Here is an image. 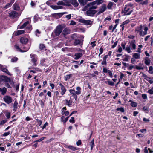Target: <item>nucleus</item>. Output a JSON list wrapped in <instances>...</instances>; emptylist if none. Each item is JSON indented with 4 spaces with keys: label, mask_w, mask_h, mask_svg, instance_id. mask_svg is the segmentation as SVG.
<instances>
[{
    "label": "nucleus",
    "mask_w": 153,
    "mask_h": 153,
    "mask_svg": "<svg viewBox=\"0 0 153 153\" xmlns=\"http://www.w3.org/2000/svg\"><path fill=\"white\" fill-rule=\"evenodd\" d=\"M70 93L72 94L74 98L75 99L76 101L77 100V95L75 94V92L74 91L69 90Z\"/></svg>",
    "instance_id": "5701e85b"
},
{
    "label": "nucleus",
    "mask_w": 153,
    "mask_h": 153,
    "mask_svg": "<svg viewBox=\"0 0 153 153\" xmlns=\"http://www.w3.org/2000/svg\"><path fill=\"white\" fill-rule=\"evenodd\" d=\"M3 72L6 73L7 74L10 76H11L12 74L9 72L8 70L5 68L4 69H3L2 71Z\"/></svg>",
    "instance_id": "c9c22d12"
},
{
    "label": "nucleus",
    "mask_w": 153,
    "mask_h": 153,
    "mask_svg": "<svg viewBox=\"0 0 153 153\" xmlns=\"http://www.w3.org/2000/svg\"><path fill=\"white\" fill-rule=\"evenodd\" d=\"M29 23V22L28 21H27L25 22L23 25L21 26L20 27V29H22L25 27L26 26L28 25Z\"/></svg>",
    "instance_id": "2f4dec72"
},
{
    "label": "nucleus",
    "mask_w": 153,
    "mask_h": 153,
    "mask_svg": "<svg viewBox=\"0 0 153 153\" xmlns=\"http://www.w3.org/2000/svg\"><path fill=\"white\" fill-rule=\"evenodd\" d=\"M67 148L73 151H75L78 149L77 148L71 145L68 146Z\"/></svg>",
    "instance_id": "c756f323"
},
{
    "label": "nucleus",
    "mask_w": 153,
    "mask_h": 153,
    "mask_svg": "<svg viewBox=\"0 0 153 153\" xmlns=\"http://www.w3.org/2000/svg\"><path fill=\"white\" fill-rule=\"evenodd\" d=\"M66 108L65 107H63L62 109V114H65L66 116H68L69 114V112L68 111H64V110H66Z\"/></svg>",
    "instance_id": "412c9836"
},
{
    "label": "nucleus",
    "mask_w": 153,
    "mask_h": 153,
    "mask_svg": "<svg viewBox=\"0 0 153 153\" xmlns=\"http://www.w3.org/2000/svg\"><path fill=\"white\" fill-rule=\"evenodd\" d=\"M95 41L92 42L90 44L91 46L94 48L96 46V44H95Z\"/></svg>",
    "instance_id": "e2e57ef3"
},
{
    "label": "nucleus",
    "mask_w": 153,
    "mask_h": 153,
    "mask_svg": "<svg viewBox=\"0 0 153 153\" xmlns=\"http://www.w3.org/2000/svg\"><path fill=\"white\" fill-rule=\"evenodd\" d=\"M72 76L71 74L67 75L64 76V79L65 81H67L70 79L71 77Z\"/></svg>",
    "instance_id": "72a5a7b5"
},
{
    "label": "nucleus",
    "mask_w": 153,
    "mask_h": 153,
    "mask_svg": "<svg viewBox=\"0 0 153 153\" xmlns=\"http://www.w3.org/2000/svg\"><path fill=\"white\" fill-rule=\"evenodd\" d=\"M116 110L117 111H120L122 112H124L125 111L123 107H122L119 108H117L116 109Z\"/></svg>",
    "instance_id": "a18cd8bd"
},
{
    "label": "nucleus",
    "mask_w": 153,
    "mask_h": 153,
    "mask_svg": "<svg viewBox=\"0 0 153 153\" xmlns=\"http://www.w3.org/2000/svg\"><path fill=\"white\" fill-rule=\"evenodd\" d=\"M18 59L17 57H12L11 59V61L13 62H16L18 60Z\"/></svg>",
    "instance_id": "c03bdc74"
},
{
    "label": "nucleus",
    "mask_w": 153,
    "mask_h": 153,
    "mask_svg": "<svg viewBox=\"0 0 153 153\" xmlns=\"http://www.w3.org/2000/svg\"><path fill=\"white\" fill-rule=\"evenodd\" d=\"M37 2V1H31L30 4L32 6H34L36 5V3Z\"/></svg>",
    "instance_id": "6e6d98bb"
},
{
    "label": "nucleus",
    "mask_w": 153,
    "mask_h": 153,
    "mask_svg": "<svg viewBox=\"0 0 153 153\" xmlns=\"http://www.w3.org/2000/svg\"><path fill=\"white\" fill-rule=\"evenodd\" d=\"M94 8L90 9L87 10L86 12V14L88 16H93L96 13V11L94 9Z\"/></svg>",
    "instance_id": "423d86ee"
},
{
    "label": "nucleus",
    "mask_w": 153,
    "mask_h": 153,
    "mask_svg": "<svg viewBox=\"0 0 153 153\" xmlns=\"http://www.w3.org/2000/svg\"><path fill=\"white\" fill-rule=\"evenodd\" d=\"M70 33V31L68 29L65 28L64 29L62 32V33L64 35L68 34Z\"/></svg>",
    "instance_id": "cd10ccee"
},
{
    "label": "nucleus",
    "mask_w": 153,
    "mask_h": 153,
    "mask_svg": "<svg viewBox=\"0 0 153 153\" xmlns=\"http://www.w3.org/2000/svg\"><path fill=\"white\" fill-rule=\"evenodd\" d=\"M148 3V0H146L143 2L141 3V4L142 5L146 4Z\"/></svg>",
    "instance_id": "774afa93"
},
{
    "label": "nucleus",
    "mask_w": 153,
    "mask_h": 153,
    "mask_svg": "<svg viewBox=\"0 0 153 153\" xmlns=\"http://www.w3.org/2000/svg\"><path fill=\"white\" fill-rule=\"evenodd\" d=\"M130 56L128 55H125L122 56L123 60L124 61H128Z\"/></svg>",
    "instance_id": "4be33fe9"
},
{
    "label": "nucleus",
    "mask_w": 153,
    "mask_h": 153,
    "mask_svg": "<svg viewBox=\"0 0 153 153\" xmlns=\"http://www.w3.org/2000/svg\"><path fill=\"white\" fill-rule=\"evenodd\" d=\"M7 88L5 87H3L1 89L0 88V92H1V94L2 95H4L7 92Z\"/></svg>",
    "instance_id": "a878e982"
},
{
    "label": "nucleus",
    "mask_w": 153,
    "mask_h": 153,
    "mask_svg": "<svg viewBox=\"0 0 153 153\" xmlns=\"http://www.w3.org/2000/svg\"><path fill=\"white\" fill-rule=\"evenodd\" d=\"M13 4V3L12 2H10L9 3H8L7 4V5H6L5 7V8H8L9 7L11 6Z\"/></svg>",
    "instance_id": "5fc2aeb1"
},
{
    "label": "nucleus",
    "mask_w": 153,
    "mask_h": 153,
    "mask_svg": "<svg viewBox=\"0 0 153 153\" xmlns=\"http://www.w3.org/2000/svg\"><path fill=\"white\" fill-rule=\"evenodd\" d=\"M59 85L60 86V88L61 90L60 94L62 95H63L65 94L67 90L65 87L61 83H60Z\"/></svg>",
    "instance_id": "1a4fd4ad"
},
{
    "label": "nucleus",
    "mask_w": 153,
    "mask_h": 153,
    "mask_svg": "<svg viewBox=\"0 0 153 153\" xmlns=\"http://www.w3.org/2000/svg\"><path fill=\"white\" fill-rule=\"evenodd\" d=\"M129 22V21L128 20H126V21L123 22L122 24L120 25V26H124V25L128 23Z\"/></svg>",
    "instance_id": "3c124183"
},
{
    "label": "nucleus",
    "mask_w": 153,
    "mask_h": 153,
    "mask_svg": "<svg viewBox=\"0 0 153 153\" xmlns=\"http://www.w3.org/2000/svg\"><path fill=\"white\" fill-rule=\"evenodd\" d=\"M143 27H144V31L143 33L142 30L143 26L142 25L137 27L135 28V31L139 33V35L142 37L147 34V31L148 30L147 27L145 25H144Z\"/></svg>",
    "instance_id": "f257e3e1"
},
{
    "label": "nucleus",
    "mask_w": 153,
    "mask_h": 153,
    "mask_svg": "<svg viewBox=\"0 0 153 153\" xmlns=\"http://www.w3.org/2000/svg\"><path fill=\"white\" fill-rule=\"evenodd\" d=\"M76 91H75L73 89H70L69 90L74 91L75 92V94L76 95H79L81 93V88L80 87H77L76 88Z\"/></svg>",
    "instance_id": "2eb2a0df"
},
{
    "label": "nucleus",
    "mask_w": 153,
    "mask_h": 153,
    "mask_svg": "<svg viewBox=\"0 0 153 153\" xmlns=\"http://www.w3.org/2000/svg\"><path fill=\"white\" fill-rule=\"evenodd\" d=\"M135 68L137 70H142V69H143V67H141V66H137V65L135 66Z\"/></svg>",
    "instance_id": "864d4df0"
},
{
    "label": "nucleus",
    "mask_w": 153,
    "mask_h": 153,
    "mask_svg": "<svg viewBox=\"0 0 153 153\" xmlns=\"http://www.w3.org/2000/svg\"><path fill=\"white\" fill-rule=\"evenodd\" d=\"M117 43H118L117 41H116L114 43V45H112V46L111 48H114L117 46Z\"/></svg>",
    "instance_id": "052dcab7"
},
{
    "label": "nucleus",
    "mask_w": 153,
    "mask_h": 153,
    "mask_svg": "<svg viewBox=\"0 0 153 153\" xmlns=\"http://www.w3.org/2000/svg\"><path fill=\"white\" fill-rule=\"evenodd\" d=\"M130 48L131 47L130 45H127L126 46L125 50L128 53H130L131 52V50Z\"/></svg>",
    "instance_id": "58836bf2"
},
{
    "label": "nucleus",
    "mask_w": 153,
    "mask_h": 153,
    "mask_svg": "<svg viewBox=\"0 0 153 153\" xmlns=\"http://www.w3.org/2000/svg\"><path fill=\"white\" fill-rule=\"evenodd\" d=\"M65 101L66 105L69 107H70L72 105V100L71 97H70V99L69 100H66Z\"/></svg>",
    "instance_id": "b1692460"
},
{
    "label": "nucleus",
    "mask_w": 153,
    "mask_h": 153,
    "mask_svg": "<svg viewBox=\"0 0 153 153\" xmlns=\"http://www.w3.org/2000/svg\"><path fill=\"white\" fill-rule=\"evenodd\" d=\"M132 10L130 9L129 6L128 5H126L123 10L124 13L126 15H130Z\"/></svg>",
    "instance_id": "6e6552de"
},
{
    "label": "nucleus",
    "mask_w": 153,
    "mask_h": 153,
    "mask_svg": "<svg viewBox=\"0 0 153 153\" xmlns=\"http://www.w3.org/2000/svg\"><path fill=\"white\" fill-rule=\"evenodd\" d=\"M45 48V46L44 44H40L39 45V48L42 50L44 49Z\"/></svg>",
    "instance_id": "13d9d810"
},
{
    "label": "nucleus",
    "mask_w": 153,
    "mask_h": 153,
    "mask_svg": "<svg viewBox=\"0 0 153 153\" xmlns=\"http://www.w3.org/2000/svg\"><path fill=\"white\" fill-rule=\"evenodd\" d=\"M25 33V30H19L16 32V35H19L22 34L24 33Z\"/></svg>",
    "instance_id": "473e14b6"
},
{
    "label": "nucleus",
    "mask_w": 153,
    "mask_h": 153,
    "mask_svg": "<svg viewBox=\"0 0 153 153\" xmlns=\"http://www.w3.org/2000/svg\"><path fill=\"white\" fill-rule=\"evenodd\" d=\"M107 9L106 5L105 4H102L100 7L98 12V14L103 13Z\"/></svg>",
    "instance_id": "ddd939ff"
},
{
    "label": "nucleus",
    "mask_w": 153,
    "mask_h": 153,
    "mask_svg": "<svg viewBox=\"0 0 153 153\" xmlns=\"http://www.w3.org/2000/svg\"><path fill=\"white\" fill-rule=\"evenodd\" d=\"M148 92L150 94H153V87H152L151 89L148 90Z\"/></svg>",
    "instance_id": "603ef678"
},
{
    "label": "nucleus",
    "mask_w": 153,
    "mask_h": 153,
    "mask_svg": "<svg viewBox=\"0 0 153 153\" xmlns=\"http://www.w3.org/2000/svg\"><path fill=\"white\" fill-rule=\"evenodd\" d=\"M63 14L62 13H58L52 14L51 16L53 17V18L59 19L62 16Z\"/></svg>",
    "instance_id": "4468645a"
},
{
    "label": "nucleus",
    "mask_w": 153,
    "mask_h": 153,
    "mask_svg": "<svg viewBox=\"0 0 153 153\" xmlns=\"http://www.w3.org/2000/svg\"><path fill=\"white\" fill-rule=\"evenodd\" d=\"M94 142V139H93L92 140L90 143V146H91V150H92V149L93 148Z\"/></svg>",
    "instance_id": "79ce46f5"
},
{
    "label": "nucleus",
    "mask_w": 153,
    "mask_h": 153,
    "mask_svg": "<svg viewBox=\"0 0 153 153\" xmlns=\"http://www.w3.org/2000/svg\"><path fill=\"white\" fill-rule=\"evenodd\" d=\"M78 1L80 4L84 6L86 4L85 0H78Z\"/></svg>",
    "instance_id": "4c0bfd02"
},
{
    "label": "nucleus",
    "mask_w": 153,
    "mask_h": 153,
    "mask_svg": "<svg viewBox=\"0 0 153 153\" xmlns=\"http://www.w3.org/2000/svg\"><path fill=\"white\" fill-rule=\"evenodd\" d=\"M13 9L15 10H18L19 9V7L17 4H14L13 5Z\"/></svg>",
    "instance_id": "ea45409f"
},
{
    "label": "nucleus",
    "mask_w": 153,
    "mask_h": 153,
    "mask_svg": "<svg viewBox=\"0 0 153 153\" xmlns=\"http://www.w3.org/2000/svg\"><path fill=\"white\" fill-rule=\"evenodd\" d=\"M36 120L37 121L38 124L39 126H40L42 123V121L41 120H39L38 119Z\"/></svg>",
    "instance_id": "0e129e2a"
},
{
    "label": "nucleus",
    "mask_w": 153,
    "mask_h": 153,
    "mask_svg": "<svg viewBox=\"0 0 153 153\" xmlns=\"http://www.w3.org/2000/svg\"><path fill=\"white\" fill-rule=\"evenodd\" d=\"M113 3L112 2H109L107 8L108 9H111L113 5Z\"/></svg>",
    "instance_id": "49530a36"
},
{
    "label": "nucleus",
    "mask_w": 153,
    "mask_h": 153,
    "mask_svg": "<svg viewBox=\"0 0 153 153\" xmlns=\"http://www.w3.org/2000/svg\"><path fill=\"white\" fill-rule=\"evenodd\" d=\"M97 7V5H93L92 2L90 3L85 6L84 8L82 9L83 11H85L86 10H88L90 9L94 8L96 9Z\"/></svg>",
    "instance_id": "20e7f679"
},
{
    "label": "nucleus",
    "mask_w": 153,
    "mask_h": 153,
    "mask_svg": "<svg viewBox=\"0 0 153 153\" xmlns=\"http://www.w3.org/2000/svg\"><path fill=\"white\" fill-rule=\"evenodd\" d=\"M83 40H80L79 39H76L74 42V45H82Z\"/></svg>",
    "instance_id": "dca6fc26"
},
{
    "label": "nucleus",
    "mask_w": 153,
    "mask_h": 153,
    "mask_svg": "<svg viewBox=\"0 0 153 153\" xmlns=\"http://www.w3.org/2000/svg\"><path fill=\"white\" fill-rule=\"evenodd\" d=\"M108 73L109 74V76L110 77L112 78L113 77V74L112 73L111 71L110 70H108Z\"/></svg>",
    "instance_id": "69168bd1"
},
{
    "label": "nucleus",
    "mask_w": 153,
    "mask_h": 153,
    "mask_svg": "<svg viewBox=\"0 0 153 153\" xmlns=\"http://www.w3.org/2000/svg\"><path fill=\"white\" fill-rule=\"evenodd\" d=\"M28 39L26 38L22 37L20 38V42L24 44H26L28 42Z\"/></svg>",
    "instance_id": "6ab92c4d"
},
{
    "label": "nucleus",
    "mask_w": 153,
    "mask_h": 153,
    "mask_svg": "<svg viewBox=\"0 0 153 153\" xmlns=\"http://www.w3.org/2000/svg\"><path fill=\"white\" fill-rule=\"evenodd\" d=\"M126 43L125 42H122L121 43V46L122 47V48L124 50H125L126 48Z\"/></svg>",
    "instance_id": "de8ad7c7"
},
{
    "label": "nucleus",
    "mask_w": 153,
    "mask_h": 153,
    "mask_svg": "<svg viewBox=\"0 0 153 153\" xmlns=\"http://www.w3.org/2000/svg\"><path fill=\"white\" fill-rule=\"evenodd\" d=\"M70 2L74 7H77L79 5L77 0H70Z\"/></svg>",
    "instance_id": "aec40b11"
},
{
    "label": "nucleus",
    "mask_w": 153,
    "mask_h": 153,
    "mask_svg": "<svg viewBox=\"0 0 153 153\" xmlns=\"http://www.w3.org/2000/svg\"><path fill=\"white\" fill-rule=\"evenodd\" d=\"M15 47L17 51H19L21 52H25L27 51L29 49L30 46H28L27 47L25 50H22L19 47L18 45H16L15 46Z\"/></svg>",
    "instance_id": "f8f14e48"
},
{
    "label": "nucleus",
    "mask_w": 153,
    "mask_h": 153,
    "mask_svg": "<svg viewBox=\"0 0 153 153\" xmlns=\"http://www.w3.org/2000/svg\"><path fill=\"white\" fill-rule=\"evenodd\" d=\"M131 105L133 107H135L137 106V103L135 102H132Z\"/></svg>",
    "instance_id": "09e8293b"
},
{
    "label": "nucleus",
    "mask_w": 153,
    "mask_h": 153,
    "mask_svg": "<svg viewBox=\"0 0 153 153\" xmlns=\"http://www.w3.org/2000/svg\"><path fill=\"white\" fill-rule=\"evenodd\" d=\"M133 57L136 59H139L140 58V56L139 53H135L133 55Z\"/></svg>",
    "instance_id": "7c9ffc66"
},
{
    "label": "nucleus",
    "mask_w": 153,
    "mask_h": 153,
    "mask_svg": "<svg viewBox=\"0 0 153 153\" xmlns=\"http://www.w3.org/2000/svg\"><path fill=\"white\" fill-rule=\"evenodd\" d=\"M57 4L58 5H62L63 6H65V5L69 6L70 5L69 4H66L63 2L62 1H59L57 3Z\"/></svg>",
    "instance_id": "e433bc0d"
},
{
    "label": "nucleus",
    "mask_w": 153,
    "mask_h": 153,
    "mask_svg": "<svg viewBox=\"0 0 153 153\" xmlns=\"http://www.w3.org/2000/svg\"><path fill=\"white\" fill-rule=\"evenodd\" d=\"M63 29V27L61 25H59L57 26L56 29L54 30V33H52V36L55 37L59 35L61 33Z\"/></svg>",
    "instance_id": "f03ea898"
},
{
    "label": "nucleus",
    "mask_w": 153,
    "mask_h": 153,
    "mask_svg": "<svg viewBox=\"0 0 153 153\" xmlns=\"http://www.w3.org/2000/svg\"><path fill=\"white\" fill-rule=\"evenodd\" d=\"M6 116L7 119H9L10 118V114L9 112H7L5 114Z\"/></svg>",
    "instance_id": "bf43d9fd"
},
{
    "label": "nucleus",
    "mask_w": 153,
    "mask_h": 153,
    "mask_svg": "<svg viewBox=\"0 0 153 153\" xmlns=\"http://www.w3.org/2000/svg\"><path fill=\"white\" fill-rule=\"evenodd\" d=\"M97 7V5H93L92 2L90 3L85 6L84 8L82 9L83 11H85L86 10H88L90 9L94 8L96 9Z\"/></svg>",
    "instance_id": "7ed1b4c3"
},
{
    "label": "nucleus",
    "mask_w": 153,
    "mask_h": 153,
    "mask_svg": "<svg viewBox=\"0 0 153 153\" xmlns=\"http://www.w3.org/2000/svg\"><path fill=\"white\" fill-rule=\"evenodd\" d=\"M105 83H108V85L111 86H113L114 85V82L111 81H110V80H108L107 81L105 82Z\"/></svg>",
    "instance_id": "37998d69"
},
{
    "label": "nucleus",
    "mask_w": 153,
    "mask_h": 153,
    "mask_svg": "<svg viewBox=\"0 0 153 153\" xmlns=\"http://www.w3.org/2000/svg\"><path fill=\"white\" fill-rule=\"evenodd\" d=\"M129 45L130 47L131 48L132 50H134L136 49V45L134 42H132Z\"/></svg>",
    "instance_id": "c85d7f7f"
},
{
    "label": "nucleus",
    "mask_w": 153,
    "mask_h": 153,
    "mask_svg": "<svg viewBox=\"0 0 153 153\" xmlns=\"http://www.w3.org/2000/svg\"><path fill=\"white\" fill-rule=\"evenodd\" d=\"M39 102L40 105H41V107L42 108H43L45 105V103L42 100H40L39 101Z\"/></svg>",
    "instance_id": "a19ab883"
},
{
    "label": "nucleus",
    "mask_w": 153,
    "mask_h": 153,
    "mask_svg": "<svg viewBox=\"0 0 153 153\" xmlns=\"http://www.w3.org/2000/svg\"><path fill=\"white\" fill-rule=\"evenodd\" d=\"M79 22H80L84 23L86 25H91L93 22L90 20H79Z\"/></svg>",
    "instance_id": "9b49d317"
},
{
    "label": "nucleus",
    "mask_w": 153,
    "mask_h": 153,
    "mask_svg": "<svg viewBox=\"0 0 153 153\" xmlns=\"http://www.w3.org/2000/svg\"><path fill=\"white\" fill-rule=\"evenodd\" d=\"M19 15L15 11H12L9 14V16L10 18L14 19L19 16Z\"/></svg>",
    "instance_id": "9d476101"
},
{
    "label": "nucleus",
    "mask_w": 153,
    "mask_h": 153,
    "mask_svg": "<svg viewBox=\"0 0 153 153\" xmlns=\"http://www.w3.org/2000/svg\"><path fill=\"white\" fill-rule=\"evenodd\" d=\"M104 0H96L92 2V3L93 5H99L102 4Z\"/></svg>",
    "instance_id": "f3484780"
},
{
    "label": "nucleus",
    "mask_w": 153,
    "mask_h": 153,
    "mask_svg": "<svg viewBox=\"0 0 153 153\" xmlns=\"http://www.w3.org/2000/svg\"><path fill=\"white\" fill-rule=\"evenodd\" d=\"M143 77L146 80H148V79H150V78L146 74H143Z\"/></svg>",
    "instance_id": "8fccbe9b"
},
{
    "label": "nucleus",
    "mask_w": 153,
    "mask_h": 153,
    "mask_svg": "<svg viewBox=\"0 0 153 153\" xmlns=\"http://www.w3.org/2000/svg\"><path fill=\"white\" fill-rule=\"evenodd\" d=\"M3 100L7 104H9L12 102V98L8 95L5 96L3 98Z\"/></svg>",
    "instance_id": "39448f33"
},
{
    "label": "nucleus",
    "mask_w": 153,
    "mask_h": 153,
    "mask_svg": "<svg viewBox=\"0 0 153 153\" xmlns=\"http://www.w3.org/2000/svg\"><path fill=\"white\" fill-rule=\"evenodd\" d=\"M82 53H76L74 55V58L75 59L77 60L79 59L82 56Z\"/></svg>",
    "instance_id": "a211bd4d"
},
{
    "label": "nucleus",
    "mask_w": 153,
    "mask_h": 153,
    "mask_svg": "<svg viewBox=\"0 0 153 153\" xmlns=\"http://www.w3.org/2000/svg\"><path fill=\"white\" fill-rule=\"evenodd\" d=\"M150 60L148 58H146V59H145V63L148 65H150Z\"/></svg>",
    "instance_id": "f704fd0d"
},
{
    "label": "nucleus",
    "mask_w": 153,
    "mask_h": 153,
    "mask_svg": "<svg viewBox=\"0 0 153 153\" xmlns=\"http://www.w3.org/2000/svg\"><path fill=\"white\" fill-rule=\"evenodd\" d=\"M10 134V131H9L7 132H5L4 133L3 136H6L9 135Z\"/></svg>",
    "instance_id": "338daca9"
},
{
    "label": "nucleus",
    "mask_w": 153,
    "mask_h": 153,
    "mask_svg": "<svg viewBox=\"0 0 153 153\" xmlns=\"http://www.w3.org/2000/svg\"><path fill=\"white\" fill-rule=\"evenodd\" d=\"M50 7L53 9H58L62 8V6H60L51 5Z\"/></svg>",
    "instance_id": "bb28decb"
},
{
    "label": "nucleus",
    "mask_w": 153,
    "mask_h": 153,
    "mask_svg": "<svg viewBox=\"0 0 153 153\" xmlns=\"http://www.w3.org/2000/svg\"><path fill=\"white\" fill-rule=\"evenodd\" d=\"M18 105V102L16 101H15L13 104V111L15 112L16 111Z\"/></svg>",
    "instance_id": "393cba45"
},
{
    "label": "nucleus",
    "mask_w": 153,
    "mask_h": 153,
    "mask_svg": "<svg viewBox=\"0 0 153 153\" xmlns=\"http://www.w3.org/2000/svg\"><path fill=\"white\" fill-rule=\"evenodd\" d=\"M103 50L102 48L101 47L100 48V49H99L100 53L99 55V56H100V54H102V53L103 52Z\"/></svg>",
    "instance_id": "680f3d73"
},
{
    "label": "nucleus",
    "mask_w": 153,
    "mask_h": 153,
    "mask_svg": "<svg viewBox=\"0 0 153 153\" xmlns=\"http://www.w3.org/2000/svg\"><path fill=\"white\" fill-rule=\"evenodd\" d=\"M30 57L31 58V61L33 63L34 66H36L37 65L36 61L37 59V55L34 54H30Z\"/></svg>",
    "instance_id": "0eeeda50"
},
{
    "label": "nucleus",
    "mask_w": 153,
    "mask_h": 153,
    "mask_svg": "<svg viewBox=\"0 0 153 153\" xmlns=\"http://www.w3.org/2000/svg\"><path fill=\"white\" fill-rule=\"evenodd\" d=\"M69 122L70 123H74L75 120H74V117H71V119H70L69 120Z\"/></svg>",
    "instance_id": "4d7b16f0"
}]
</instances>
